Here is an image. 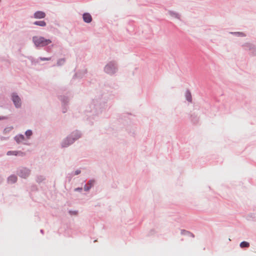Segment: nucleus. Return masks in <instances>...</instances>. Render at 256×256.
Segmentation results:
<instances>
[{"mask_svg":"<svg viewBox=\"0 0 256 256\" xmlns=\"http://www.w3.org/2000/svg\"><path fill=\"white\" fill-rule=\"evenodd\" d=\"M33 42L36 46H44L52 42L50 39H46L42 36H34L32 38Z\"/></svg>","mask_w":256,"mask_h":256,"instance_id":"nucleus-1","label":"nucleus"},{"mask_svg":"<svg viewBox=\"0 0 256 256\" xmlns=\"http://www.w3.org/2000/svg\"><path fill=\"white\" fill-rule=\"evenodd\" d=\"M114 64H107L104 68L105 72L108 74H113L115 70Z\"/></svg>","mask_w":256,"mask_h":256,"instance_id":"nucleus-2","label":"nucleus"},{"mask_svg":"<svg viewBox=\"0 0 256 256\" xmlns=\"http://www.w3.org/2000/svg\"><path fill=\"white\" fill-rule=\"evenodd\" d=\"M46 16L44 12L42 11H36L34 14V18L36 19L44 18Z\"/></svg>","mask_w":256,"mask_h":256,"instance_id":"nucleus-3","label":"nucleus"},{"mask_svg":"<svg viewBox=\"0 0 256 256\" xmlns=\"http://www.w3.org/2000/svg\"><path fill=\"white\" fill-rule=\"evenodd\" d=\"M12 99L16 107H19L20 106V99L18 96L14 94Z\"/></svg>","mask_w":256,"mask_h":256,"instance_id":"nucleus-4","label":"nucleus"},{"mask_svg":"<svg viewBox=\"0 0 256 256\" xmlns=\"http://www.w3.org/2000/svg\"><path fill=\"white\" fill-rule=\"evenodd\" d=\"M82 18L86 22L90 23L92 20L91 15L88 13H84L82 16Z\"/></svg>","mask_w":256,"mask_h":256,"instance_id":"nucleus-5","label":"nucleus"},{"mask_svg":"<svg viewBox=\"0 0 256 256\" xmlns=\"http://www.w3.org/2000/svg\"><path fill=\"white\" fill-rule=\"evenodd\" d=\"M23 152H17V151H8L7 152L8 156H11V155H14V156H17V155H21L23 156Z\"/></svg>","mask_w":256,"mask_h":256,"instance_id":"nucleus-6","label":"nucleus"},{"mask_svg":"<svg viewBox=\"0 0 256 256\" xmlns=\"http://www.w3.org/2000/svg\"><path fill=\"white\" fill-rule=\"evenodd\" d=\"M73 142H74V140H71L66 139V140H64V141L62 142V146L63 147L67 146H69L70 144H72Z\"/></svg>","mask_w":256,"mask_h":256,"instance_id":"nucleus-7","label":"nucleus"},{"mask_svg":"<svg viewBox=\"0 0 256 256\" xmlns=\"http://www.w3.org/2000/svg\"><path fill=\"white\" fill-rule=\"evenodd\" d=\"M15 140L18 143H20L24 140V137L23 135H18L15 137Z\"/></svg>","mask_w":256,"mask_h":256,"instance_id":"nucleus-8","label":"nucleus"},{"mask_svg":"<svg viewBox=\"0 0 256 256\" xmlns=\"http://www.w3.org/2000/svg\"><path fill=\"white\" fill-rule=\"evenodd\" d=\"M34 24L36 26H46V22L44 20H40V21H36L34 22Z\"/></svg>","mask_w":256,"mask_h":256,"instance_id":"nucleus-9","label":"nucleus"},{"mask_svg":"<svg viewBox=\"0 0 256 256\" xmlns=\"http://www.w3.org/2000/svg\"><path fill=\"white\" fill-rule=\"evenodd\" d=\"M17 178L15 176H11L8 178V182H9L14 183L16 181Z\"/></svg>","mask_w":256,"mask_h":256,"instance_id":"nucleus-10","label":"nucleus"},{"mask_svg":"<svg viewBox=\"0 0 256 256\" xmlns=\"http://www.w3.org/2000/svg\"><path fill=\"white\" fill-rule=\"evenodd\" d=\"M249 246H250L249 243L246 242H242L240 244V246L242 248H248Z\"/></svg>","mask_w":256,"mask_h":256,"instance_id":"nucleus-11","label":"nucleus"},{"mask_svg":"<svg viewBox=\"0 0 256 256\" xmlns=\"http://www.w3.org/2000/svg\"><path fill=\"white\" fill-rule=\"evenodd\" d=\"M24 174H22V172L20 173V176L24 178L26 177L29 174V170L26 169H24Z\"/></svg>","mask_w":256,"mask_h":256,"instance_id":"nucleus-12","label":"nucleus"},{"mask_svg":"<svg viewBox=\"0 0 256 256\" xmlns=\"http://www.w3.org/2000/svg\"><path fill=\"white\" fill-rule=\"evenodd\" d=\"M186 100L188 101H189V102L192 101V96H191V94L190 92H187L186 93Z\"/></svg>","mask_w":256,"mask_h":256,"instance_id":"nucleus-13","label":"nucleus"},{"mask_svg":"<svg viewBox=\"0 0 256 256\" xmlns=\"http://www.w3.org/2000/svg\"><path fill=\"white\" fill-rule=\"evenodd\" d=\"M32 130H28L26 132V136L29 138L30 136H31L32 135Z\"/></svg>","mask_w":256,"mask_h":256,"instance_id":"nucleus-14","label":"nucleus"},{"mask_svg":"<svg viewBox=\"0 0 256 256\" xmlns=\"http://www.w3.org/2000/svg\"><path fill=\"white\" fill-rule=\"evenodd\" d=\"M90 188V186H86H86H85L84 187V190H86H86H88Z\"/></svg>","mask_w":256,"mask_h":256,"instance_id":"nucleus-15","label":"nucleus"},{"mask_svg":"<svg viewBox=\"0 0 256 256\" xmlns=\"http://www.w3.org/2000/svg\"><path fill=\"white\" fill-rule=\"evenodd\" d=\"M94 182V181H92V180H90V181L89 182H88V184L90 185V187H91V186H92V184H93Z\"/></svg>","mask_w":256,"mask_h":256,"instance_id":"nucleus-16","label":"nucleus"},{"mask_svg":"<svg viewBox=\"0 0 256 256\" xmlns=\"http://www.w3.org/2000/svg\"><path fill=\"white\" fill-rule=\"evenodd\" d=\"M42 60H50V58H41Z\"/></svg>","mask_w":256,"mask_h":256,"instance_id":"nucleus-17","label":"nucleus"},{"mask_svg":"<svg viewBox=\"0 0 256 256\" xmlns=\"http://www.w3.org/2000/svg\"><path fill=\"white\" fill-rule=\"evenodd\" d=\"M80 173V170H76V174H79Z\"/></svg>","mask_w":256,"mask_h":256,"instance_id":"nucleus-18","label":"nucleus"}]
</instances>
